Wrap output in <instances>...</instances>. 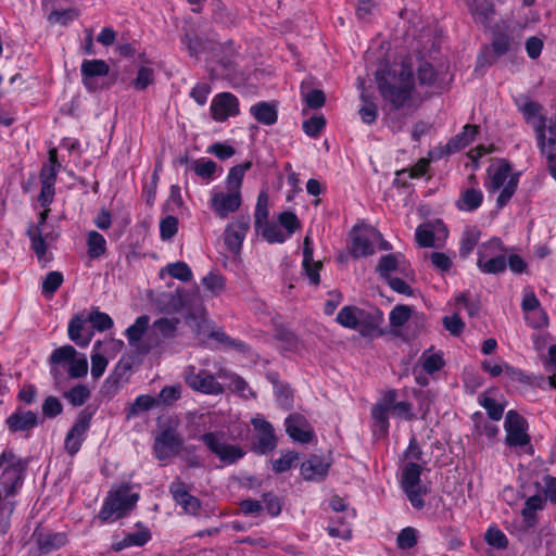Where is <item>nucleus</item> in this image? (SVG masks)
I'll return each instance as SVG.
<instances>
[{
	"label": "nucleus",
	"instance_id": "nucleus-1",
	"mask_svg": "<svg viewBox=\"0 0 556 556\" xmlns=\"http://www.w3.org/2000/svg\"><path fill=\"white\" fill-rule=\"evenodd\" d=\"M375 78L378 90L391 110L409 109L415 91L414 72L410 65L402 62L393 66L379 68Z\"/></svg>",
	"mask_w": 556,
	"mask_h": 556
},
{
	"label": "nucleus",
	"instance_id": "nucleus-22",
	"mask_svg": "<svg viewBox=\"0 0 556 556\" xmlns=\"http://www.w3.org/2000/svg\"><path fill=\"white\" fill-rule=\"evenodd\" d=\"M186 382L193 390L203 392L205 394H220L224 391L222 384L216 381L214 376L204 370L198 374L190 372L186 376Z\"/></svg>",
	"mask_w": 556,
	"mask_h": 556
},
{
	"label": "nucleus",
	"instance_id": "nucleus-6",
	"mask_svg": "<svg viewBox=\"0 0 556 556\" xmlns=\"http://www.w3.org/2000/svg\"><path fill=\"white\" fill-rule=\"evenodd\" d=\"M516 104L523 114L526 122L532 125L536 134L538 146L540 150L544 152L546 146L545 130L547 118L541 114L543 106L539 102L528 98L517 99Z\"/></svg>",
	"mask_w": 556,
	"mask_h": 556
},
{
	"label": "nucleus",
	"instance_id": "nucleus-61",
	"mask_svg": "<svg viewBox=\"0 0 556 556\" xmlns=\"http://www.w3.org/2000/svg\"><path fill=\"white\" fill-rule=\"evenodd\" d=\"M484 540L490 546H493L497 549H505L508 546L507 536L497 528H490L485 532Z\"/></svg>",
	"mask_w": 556,
	"mask_h": 556
},
{
	"label": "nucleus",
	"instance_id": "nucleus-49",
	"mask_svg": "<svg viewBox=\"0 0 556 556\" xmlns=\"http://www.w3.org/2000/svg\"><path fill=\"white\" fill-rule=\"evenodd\" d=\"M410 315V306L404 304L396 305L390 313V325L394 328H400L409 320Z\"/></svg>",
	"mask_w": 556,
	"mask_h": 556
},
{
	"label": "nucleus",
	"instance_id": "nucleus-26",
	"mask_svg": "<svg viewBox=\"0 0 556 556\" xmlns=\"http://www.w3.org/2000/svg\"><path fill=\"white\" fill-rule=\"evenodd\" d=\"M468 10L475 22L488 26L495 14L492 0H466Z\"/></svg>",
	"mask_w": 556,
	"mask_h": 556
},
{
	"label": "nucleus",
	"instance_id": "nucleus-50",
	"mask_svg": "<svg viewBox=\"0 0 556 556\" xmlns=\"http://www.w3.org/2000/svg\"><path fill=\"white\" fill-rule=\"evenodd\" d=\"M269 215L268 211V197L265 192H261L257 197V202L254 213V226L258 230L263 222H266Z\"/></svg>",
	"mask_w": 556,
	"mask_h": 556
},
{
	"label": "nucleus",
	"instance_id": "nucleus-20",
	"mask_svg": "<svg viewBox=\"0 0 556 556\" xmlns=\"http://www.w3.org/2000/svg\"><path fill=\"white\" fill-rule=\"evenodd\" d=\"M383 323V313L379 309H375L374 312L362 311L361 316L358 317L357 324L359 325L355 328L356 331L362 337H380L384 334V331L380 329V325Z\"/></svg>",
	"mask_w": 556,
	"mask_h": 556
},
{
	"label": "nucleus",
	"instance_id": "nucleus-13",
	"mask_svg": "<svg viewBox=\"0 0 556 556\" xmlns=\"http://www.w3.org/2000/svg\"><path fill=\"white\" fill-rule=\"evenodd\" d=\"M396 399V391L389 390L371 409L375 428L379 430L381 435H386L388 433L389 412L399 403Z\"/></svg>",
	"mask_w": 556,
	"mask_h": 556
},
{
	"label": "nucleus",
	"instance_id": "nucleus-47",
	"mask_svg": "<svg viewBox=\"0 0 556 556\" xmlns=\"http://www.w3.org/2000/svg\"><path fill=\"white\" fill-rule=\"evenodd\" d=\"M79 16V10L75 8H70L65 10L59 9L58 11H52L48 14L47 20L51 24H60L67 25L71 21H74Z\"/></svg>",
	"mask_w": 556,
	"mask_h": 556
},
{
	"label": "nucleus",
	"instance_id": "nucleus-11",
	"mask_svg": "<svg viewBox=\"0 0 556 556\" xmlns=\"http://www.w3.org/2000/svg\"><path fill=\"white\" fill-rule=\"evenodd\" d=\"M33 539L37 545L36 549L31 551L33 556L50 554L64 546L67 542L65 533L50 532L40 528H36L33 533Z\"/></svg>",
	"mask_w": 556,
	"mask_h": 556
},
{
	"label": "nucleus",
	"instance_id": "nucleus-30",
	"mask_svg": "<svg viewBox=\"0 0 556 556\" xmlns=\"http://www.w3.org/2000/svg\"><path fill=\"white\" fill-rule=\"evenodd\" d=\"M178 324V318L162 317L156 319L151 328V336L155 337L154 343L159 344L163 339L175 337Z\"/></svg>",
	"mask_w": 556,
	"mask_h": 556
},
{
	"label": "nucleus",
	"instance_id": "nucleus-36",
	"mask_svg": "<svg viewBox=\"0 0 556 556\" xmlns=\"http://www.w3.org/2000/svg\"><path fill=\"white\" fill-rule=\"evenodd\" d=\"M151 539V533L147 528L128 533L122 541L113 545L115 551H122L129 546H142Z\"/></svg>",
	"mask_w": 556,
	"mask_h": 556
},
{
	"label": "nucleus",
	"instance_id": "nucleus-3",
	"mask_svg": "<svg viewBox=\"0 0 556 556\" xmlns=\"http://www.w3.org/2000/svg\"><path fill=\"white\" fill-rule=\"evenodd\" d=\"M138 500L139 495L137 493H130L128 485H122L115 492H111L105 498L99 511V518L102 521H108L113 516H115L116 519L122 518L134 509Z\"/></svg>",
	"mask_w": 556,
	"mask_h": 556
},
{
	"label": "nucleus",
	"instance_id": "nucleus-34",
	"mask_svg": "<svg viewBox=\"0 0 556 556\" xmlns=\"http://www.w3.org/2000/svg\"><path fill=\"white\" fill-rule=\"evenodd\" d=\"M132 363L129 358L122 357L116 364L113 372L106 378L105 387L117 390L121 382L127 380V374L130 371Z\"/></svg>",
	"mask_w": 556,
	"mask_h": 556
},
{
	"label": "nucleus",
	"instance_id": "nucleus-41",
	"mask_svg": "<svg viewBox=\"0 0 556 556\" xmlns=\"http://www.w3.org/2000/svg\"><path fill=\"white\" fill-rule=\"evenodd\" d=\"M61 164L58 161V152L55 149H51L49 151V163L45 164L40 170V181L41 184H53L56 179V168L60 167Z\"/></svg>",
	"mask_w": 556,
	"mask_h": 556
},
{
	"label": "nucleus",
	"instance_id": "nucleus-24",
	"mask_svg": "<svg viewBox=\"0 0 556 556\" xmlns=\"http://www.w3.org/2000/svg\"><path fill=\"white\" fill-rule=\"evenodd\" d=\"M492 48V60H486L485 55H481L478 58V65L483 66L485 63L491 64L493 61L498 59L502 55H505L509 51L517 48L514 39L505 31H497L493 35V39L491 42Z\"/></svg>",
	"mask_w": 556,
	"mask_h": 556
},
{
	"label": "nucleus",
	"instance_id": "nucleus-60",
	"mask_svg": "<svg viewBox=\"0 0 556 556\" xmlns=\"http://www.w3.org/2000/svg\"><path fill=\"white\" fill-rule=\"evenodd\" d=\"M88 320L98 331H105L113 327V319L106 313L99 312L98 309H93L89 314Z\"/></svg>",
	"mask_w": 556,
	"mask_h": 556
},
{
	"label": "nucleus",
	"instance_id": "nucleus-31",
	"mask_svg": "<svg viewBox=\"0 0 556 556\" xmlns=\"http://www.w3.org/2000/svg\"><path fill=\"white\" fill-rule=\"evenodd\" d=\"M86 319L76 314L72 317L68 324V337L72 341H74L77 345L84 348L89 344L91 341L92 332L84 333V325Z\"/></svg>",
	"mask_w": 556,
	"mask_h": 556
},
{
	"label": "nucleus",
	"instance_id": "nucleus-51",
	"mask_svg": "<svg viewBox=\"0 0 556 556\" xmlns=\"http://www.w3.org/2000/svg\"><path fill=\"white\" fill-rule=\"evenodd\" d=\"M181 396V387L179 384L176 386H167L164 387L159 396L155 397L157 401V406H170Z\"/></svg>",
	"mask_w": 556,
	"mask_h": 556
},
{
	"label": "nucleus",
	"instance_id": "nucleus-59",
	"mask_svg": "<svg viewBox=\"0 0 556 556\" xmlns=\"http://www.w3.org/2000/svg\"><path fill=\"white\" fill-rule=\"evenodd\" d=\"M27 235L29 236L31 240V249L37 254L38 258H42V256L46 254L47 251V244L46 241L41 235V230L39 229V226L30 227L27 231Z\"/></svg>",
	"mask_w": 556,
	"mask_h": 556
},
{
	"label": "nucleus",
	"instance_id": "nucleus-46",
	"mask_svg": "<svg viewBox=\"0 0 556 556\" xmlns=\"http://www.w3.org/2000/svg\"><path fill=\"white\" fill-rule=\"evenodd\" d=\"M63 396L73 405L81 406L90 397V390L86 384H77L64 392Z\"/></svg>",
	"mask_w": 556,
	"mask_h": 556
},
{
	"label": "nucleus",
	"instance_id": "nucleus-29",
	"mask_svg": "<svg viewBox=\"0 0 556 556\" xmlns=\"http://www.w3.org/2000/svg\"><path fill=\"white\" fill-rule=\"evenodd\" d=\"M251 115L260 124L270 126L278 119V109L275 102H257L250 108Z\"/></svg>",
	"mask_w": 556,
	"mask_h": 556
},
{
	"label": "nucleus",
	"instance_id": "nucleus-2",
	"mask_svg": "<svg viewBox=\"0 0 556 556\" xmlns=\"http://www.w3.org/2000/svg\"><path fill=\"white\" fill-rule=\"evenodd\" d=\"M506 251L507 249L502 240L496 237L482 243L478 251V268L484 274L497 275L504 273L507 267Z\"/></svg>",
	"mask_w": 556,
	"mask_h": 556
},
{
	"label": "nucleus",
	"instance_id": "nucleus-5",
	"mask_svg": "<svg viewBox=\"0 0 556 556\" xmlns=\"http://www.w3.org/2000/svg\"><path fill=\"white\" fill-rule=\"evenodd\" d=\"M422 467L415 462H408L404 465L401 476V486L407 495L412 506L416 509L425 507L424 494L427 489L420 485V476Z\"/></svg>",
	"mask_w": 556,
	"mask_h": 556
},
{
	"label": "nucleus",
	"instance_id": "nucleus-9",
	"mask_svg": "<svg viewBox=\"0 0 556 556\" xmlns=\"http://www.w3.org/2000/svg\"><path fill=\"white\" fill-rule=\"evenodd\" d=\"M181 437L172 428L161 431L154 439V454L159 460H165L177 455L182 447Z\"/></svg>",
	"mask_w": 556,
	"mask_h": 556
},
{
	"label": "nucleus",
	"instance_id": "nucleus-39",
	"mask_svg": "<svg viewBox=\"0 0 556 556\" xmlns=\"http://www.w3.org/2000/svg\"><path fill=\"white\" fill-rule=\"evenodd\" d=\"M87 247H88V255L91 258H98L105 254L106 252V241L104 237L96 231L91 230L87 235Z\"/></svg>",
	"mask_w": 556,
	"mask_h": 556
},
{
	"label": "nucleus",
	"instance_id": "nucleus-16",
	"mask_svg": "<svg viewBox=\"0 0 556 556\" xmlns=\"http://www.w3.org/2000/svg\"><path fill=\"white\" fill-rule=\"evenodd\" d=\"M331 466L330 457L312 454L308 459L301 465V475L306 481L324 480Z\"/></svg>",
	"mask_w": 556,
	"mask_h": 556
},
{
	"label": "nucleus",
	"instance_id": "nucleus-15",
	"mask_svg": "<svg viewBox=\"0 0 556 556\" xmlns=\"http://www.w3.org/2000/svg\"><path fill=\"white\" fill-rule=\"evenodd\" d=\"M109 73L110 65L104 60H84L80 65L81 83L90 92L98 89L97 78L104 77Z\"/></svg>",
	"mask_w": 556,
	"mask_h": 556
},
{
	"label": "nucleus",
	"instance_id": "nucleus-17",
	"mask_svg": "<svg viewBox=\"0 0 556 556\" xmlns=\"http://www.w3.org/2000/svg\"><path fill=\"white\" fill-rule=\"evenodd\" d=\"M212 208L220 218H226L241 205V193L238 190L217 192L211 199Z\"/></svg>",
	"mask_w": 556,
	"mask_h": 556
},
{
	"label": "nucleus",
	"instance_id": "nucleus-55",
	"mask_svg": "<svg viewBox=\"0 0 556 556\" xmlns=\"http://www.w3.org/2000/svg\"><path fill=\"white\" fill-rule=\"evenodd\" d=\"M479 403L492 420H500L503 417L504 406L494 399L481 395L479 396Z\"/></svg>",
	"mask_w": 556,
	"mask_h": 556
},
{
	"label": "nucleus",
	"instance_id": "nucleus-12",
	"mask_svg": "<svg viewBox=\"0 0 556 556\" xmlns=\"http://www.w3.org/2000/svg\"><path fill=\"white\" fill-rule=\"evenodd\" d=\"M372 228L355 226L350 233V253L354 258L369 256L375 253L371 237L376 236Z\"/></svg>",
	"mask_w": 556,
	"mask_h": 556
},
{
	"label": "nucleus",
	"instance_id": "nucleus-32",
	"mask_svg": "<svg viewBox=\"0 0 556 556\" xmlns=\"http://www.w3.org/2000/svg\"><path fill=\"white\" fill-rule=\"evenodd\" d=\"M478 134V127L475 125H466L463 131L451 138L447 142V150L450 152H457L469 146L475 136Z\"/></svg>",
	"mask_w": 556,
	"mask_h": 556
},
{
	"label": "nucleus",
	"instance_id": "nucleus-64",
	"mask_svg": "<svg viewBox=\"0 0 556 556\" xmlns=\"http://www.w3.org/2000/svg\"><path fill=\"white\" fill-rule=\"evenodd\" d=\"M279 226L283 227L288 235L294 233L298 229L301 228V223L298 216L290 211H285L278 215Z\"/></svg>",
	"mask_w": 556,
	"mask_h": 556
},
{
	"label": "nucleus",
	"instance_id": "nucleus-48",
	"mask_svg": "<svg viewBox=\"0 0 556 556\" xmlns=\"http://www.w3.org/2000/svg\"><path fill=\"white\" fill-rule=\"evenodd\" d=\"M428 166H429V160L428 159H420L413 167H410L409 169H402V170H397L396 172V178L394 180V184L395 185H400L402 187H406V182H401V176L404 175L405 173H408V176L410 178H419L421 176H424L428 169Z\"/></svg>",
	"mask_w": 556,
	"mask_h": 556
},
{
	"label": "nucleus",
	"instance_id": "nucleus-37",
	"mask_svg": "<svg viewBox=\"0 0 556 556\" xmlns=\"http://www.w3.org/2000/svg\"><path fill=\"white\" fill-rule=\"evenodd\" d=\"M154 406H157V401L155 397L148 394L139 395L138 397H136L134 403H131L126 408V419L129 420L132 417L137 416L139 413L147 412L153 408Z\"/></svg>",
	"mask_w": 556,
	"mask_h": 556
},
{
	"label": "nucleus",
	"instance_id": "nucleus-38",
	"mask_svg": "<svg viewBox=\"0 0 556 556\" xmlns=\"http://www.w3.org/2000/svg\"><path fill=\"white\" fill-rule=\"evenodd\" d=\"M481 236V231L476 228H467L462 237L460 247H459V255L463 258H466L476 248L479 242Z\"/></svg>",
	"mask_w": 556,
	"mask_h": 556
},
{
	"label": "nucleus",
	"instance_id": "nucleus-58",
	"mask_svg": "<svg viewBox=\"0 0 556 556\" xmlns=\"http://www.w3.org/2000/svg\"><path fill=\"white\" fill-rule=\"evenodd\" d=\"M153 81H154L153 68L141 66L138 70L136 78L131 80V85L135 87L136 90L142 91L149 85H151Z\"/></svg>",
	"mask_w": 556,
	"mask_h": 556
},
{
	"label": "nucleus",
	"instance_id": "nucleus-44",
	"mask_svg": "<svg viewBox=\"0 0 556 556\" xmlns=\"http://www.w3.org/2000/svg\"><path fill=\"white\" fill-rule=\"evenodd\" d=\"M275 339L281 343L287 351H296L300 348L298 337L286 327H278L275 330Z\"/></svg>",
	"mask_w": 556,
	"mask_h": 556
},
{
	"label": "nucleus",
	"instance_id": "nucleus-23",
	"mask_svg": "<svg viewBox=\"0 0 556 556\" xmlns=\"http://www.w3.org/2000/svg\"><path fill=\"white\" fill-rule=\"evenodd\" d=\"M150 317L148 315H141L137 317L135 323L126 329V337L130 345H136L137 351L140 354H148L151 350L150 344L140 343L143 334L149 328Z\"/></svg>",
	"mask_w": 556,
	"mask_h": 556
},
{
	"label": "nucleus",
	"instance_id": "nucleus-25",
	"mask_svg": "<svg viewBox=\"0 0 556 556\" xmlns=\"http://www.w3.org/2000/svg\"><path fill=\"white\" fill-rule=\"evenodd\" d=\"M169 491L176 503L179 504L186 513L192 515H195L198 513L201 505L200 501L198 497L189 493L184 482H173L169 486Z\"/></svg>",
	"mask_w": 556,
	"mask_h": 556
},
{
	"label": "nucleus",
	"instance_id": "nucleus-45",
	"mask_svg": "<svg viewBox=\"0 0 556 556\" xmlns=\"http://www.w3.org/2000/svg\"><path fill=\"white\" fill-rule=\"evenodd\" d=\"M91 418H92L91 412H87L86 409L81 410L78 414V417L75 420L73 427L68 430V432L73 433L76 438H79L83 441H85L86 432L90 428Z\"/></svg>",
	"mask_w": 556,
	"mask_h": 556
},
{
	"label": "nucleus",
	"instance_id": "nucleus-27",
	"mask_svg": "<svg viewBox=\"0 0 556 556\" xmlns=\"http://www.w3.org/2000/svg\"><path fill=\"white\" fill-rule=\"evenodd\" d=\"M521 308L525 313L533 312L534 318L530 319L533 328H542L548 325V318L544 311L540 309V301L533 292H527L521 302Z\"/></svg>",
	"mask_w": 556,
	"mask_h": 556
},
{
	"label": "nucleus",
	"instance_id": "nucleus-14",
	"mask_svg": "<svg viewBox=\"0 0 556 556\" xmlns=\"http://www.w3.org/2000/svg\"><path fill=\"white\" fill-rule=\"evenodd\" d=\"M238 98L231 92L216 94L211 103L212 118L216 122H225L230 116L239 114Z\"/></svg>",
	"mask_w": 556,
	"mask_h": 556
},
{
	"label": "nucleus",
	"instance_id": "nucleus-52",
	"mask_svg": "<svg viewBox=\"0 0 556 556\" xmlns=\"http://www.w3.org/2000/svg\"><path fill=\"white\" fill-rule=\"evenodd\" d=\"M361 100L364 102L359 109V115L365 124H372L377 118V105L370 100L366 92L361 93Z\"/></svg>",
	"mask_w": 556,
	"mask_h": 556
},
{
	"label": "nucleus",
	"instance_id": "nucleus-18",
	"mask_svg": "<svg viewBox=\"0 0 556 556\" xmlns=\"http://www.w3.org/2000/svg\"><path fill=\"white\" fill-rule=\"evenodd\" d=\"M252 424L257 430V443L254 446V451L258 454H267L277 446V437L273 426L264 419H253Z\"/></svg>",
	"mask_w": 556,
	"mask_h": 556
},
{
	"label": "nucleus",
	"instance_id": "nucleus-42",
	"mask_svg": "<svg viewBox=\"0 0 556 556\" xmlns=\"http://www.w3.org/2000/svg\"><path fill=\"white\" fill-rule=\"evenodd\" d=\"M362 311L356 306H344L338 313L337 321L345 328L355 330L359 326L357 321Z\"/></svg>",
	"mask_w": 556,
	"mask_h": 556
},
{
	"label": "nucleus",
	"instance_id": "nucleus-7",
	"mask_svg": "<svg viewBox=\"0 0 556 556\" xmlns=\"http://www.w3.org/2000/svg\"><path fill=\"white\" fill-rule=\"evenodd\" d=\"M506 443L509 446H525L529 444L527 421L515 410H508L505 417Z\"/></svg>",
	"mask_w": 556,
	"mask_h": 556
},
{
	"label": "nucleus",
	"instance_id": "nucleus-53",
	"mask_svg": "<svg viewBox=\"0 0 556 556\" xmlns=\"http://www.w3.org/2000/svg\"><path fill=\"white\" fill-rule=\"evenodd\" d=\"M213 16L216 21L223 24H233L237 16L233 12L227 10L222 0H212Z\"/></svg>",
	"mask_w": 556,
	"mask_h": 556
},
{
	"label": "nucleus",
	"instance_id": "nucleus-54",
	"mask_svg": "<svg viewBox=\"0 0 556 556\" xmlns=\"http://www.w3.org/2000/svg\"><path fill=\"white\" fill-rule=\"evenodd\" d=\"M326 126V118L324 115H315L306 119L302 124L303 131L312 137L316 138L323 131Z\"/></svg>",
	"mask_w": 556,
	"mask_h": 556
},
{
	"label": "nucleus",
	"instance_id": "nucleus-57",
	"mask_svg": "<svg viewBox=\"0 0 556 556\" xmlns=\"http://www.w3.org/2000/svg\"><path fill=\"white\" fill-rule=\"evenodd\" d=\"M76 354L77 352L72 345H63L52 352L49 361L52 365L71 363Z\"/></svg>",
	"mask_w": 556,
	"mask_h": 556
},
{
	"label": "nucleus",
	"instance_id": "nucleus-8",
	"mask_svg": "<svg viewBox=\"0 0 556 556\" xmlns=\"http://www.w3.org/2000/svg\"><path fill=\"white\" fill-rule=\"evenodd\" d=\"M201 440L207 448L218 458L228 464H233L244 456V451L238 445L227 444L217 438L213 432L201 435Z\"/></svg>",
	"mask_w": 556,
	"mask_h": 556
},
{
	"label": "nucleus",
	"instance_id": "nucleus-4",
	"mask_svg": "<svg viewBox=\"0 0 556 556\" xmlns=\"http://www.w3.org/2000/svg\"><path fill=\"white\" fill-rule=\"evenodd\" d=\"M510 170V164L506 161H503L502 164L494 170V173L491 174L490 182L486 185L489 192H495L503 188L496 199V205L498 208L504 207L509 202L518 186L519 174L511 175L506 182Z\"/></svg>",
	"mask_w": 556,
	"mask_h": 556
},
{
	"label": "nucleus",
	"instance_id": "nucleus-35",
	"mask_svg": "<svg viewBox=\"0 0 556 556\" xmlns=\"http://www.w3.org/2000/svg\"><path fill=\"white\" fill-rule=\"evenodd\" d=\"M482 192L475 188L466 189L462 192L459 199L456 202L457 208L460 211H475L482 203Z\"/></svg>",
	"mask_w": 556,
	"mask_h": 556
},
{
	"label": "nucleus",
	"instance_id": "nucleus-28",
	"mask_svg": "<svg viewBox=\"0 0 556 556\" xmlns=\"http://www.w3.org/2000/svg\"><path fill=\"white\" fill-rule=\"evenodd\" d=\"M11 432L29 431L38 425V415L31 410L15 412L7 419Z\"/></svg>",
	"mask_w": 556,
	"mask_h": 556
},
{
	"label": "nucleus",
	"instance_id": "nucleus-40",
	"mask_svg": "<svg viewBox=\"0 0 556 556\" xmlns=\"http://www.w3.org/2000/svg\"><path fill=\"white\" fill-rule=\"evenodd\" d=\"M252 167V162L247 161L230 168L227 176L228 190L240 191L244 174Z\"/></svg>",
	"mask_w": 556,
	"mask_h": 556
},
{
	"label": "nucleus",
	"instance_id": "nucleus-19",
	"mask_svg": "<svg viewBox=\"0 0 556 556\" xmlns=\"http://www.w3.org/2000/svg\"><path fill=\"white\" fill-rule=\"evenodd\" d=\"M28 464L29 462H23L16 466H5L0 477V485L7 496L15 494L16 489L22 485Z\"/></svg>",
	"mask_w": 556,
	"mask_h": 556
},
{
	"label": "nucleus",
	"instance_id": "nucleus-63",
	"mask_svg": "<svg viewBox=\"0 0 556 556\" xmlns=\"http://www.w3.org/2000/svg\"><path fill=\"white\" fill-rule=\"evenodd\" d=\"M401 549H410L417 544V531L412 527L404 528L396 538Z\"/></svg>",
	"mask_w": 556,
	"mask_h": 556
},
{
	"label": "nucleus",
	"instance_id": "nucleus-10",
	"mask_svg": "<svg viewBox=\"0 0 556 556\" xmlns=\"http://www.w3.org/2000/svg\"><path fill=\"white\" fill-rule=\"evenodd\" d=\"M250 230V216L240 215L238 218L228 224L224 231V243L227 249L238 255L241 251L242 242Z\"/></svg>",
	"mask_w": 556,
	"mask_h": 556
},
{
	"label": "nucleus",
	"instance_id": "nucleus-21",
	"mask_svg": "<svg viewBox=\"0 0 556 556\" xmlns=\"http://www.w3.org/2000/svg\"><path fill=\"white\" fill-rule=\"evenodd\" d=\"M286 432L296 442L309 443L314 439V432L305 418L299 414H291L286 419Z\"/></svg>",
	"mask_w": 556,
	"mask_h": 556
},
{
	"label": "nucleus",
	"instance_id": "nucleus-43",
	"mask_svg": "<svg viewBox=\"0 0 556 556\" xmlns=\"http://www.w3.org/2000/svg\"><path fill=\"white\" fill-rule=\"evenodd\" d=\"M262 237L268 243H283L286 241V235L282 232L279 225L270 223L268 220L263 222L258 230Z\"/></svg>",
	"mask_w": 556,
	"mask_h": 556
},
{
	"label": "nucleus",
	"instance_id": "nucleus-56",
	"mask_svg": "<svg viewBox=\"0 0 556 556\" xmlns=\"http://www.w3.org/2000/svg\"><path fill=\"white\" fill-rule=\"evenodd\" d=\"M417 76L421 85L432 86L437 81L438 73L431 63L422 61L417 68Z\"/></svg>",
	"mask_w": 556,
	"mask_h": 556
},
{
	"label": "nucleus",
	"instance_id": "nucleus-62",
	"mask_svg": "<svg viewBox=\"0 0 556 556\" xmlns=\"http://www.w3.org/2000/svg\"><path fill=\"white\" fill-rule=\"evenodd\" d=\"M63 275L60 271H50L42 281V293L52 295L61 287Z\"/></svg>",
	"mask_w": 556,
	"mask_h": 556
},
{
	"label": "nucleus",
	"instance_id": "nucleus-33",
	"mask_svg": "<svg viewBox=\"0 0 556 556\" xmlns=\"http://www.w3.org/2000/svg\"><path fill=\"white\" fill-rule=\"evenodd\" d=\"M402 263H404V256L402 254L390 253L381 256L376 270L382 279H387L391 277L390 274L392 271L400 269Z\"/></svg>",
	"mask_w": 556,
	"mask_h": 556
}]
</instances>
